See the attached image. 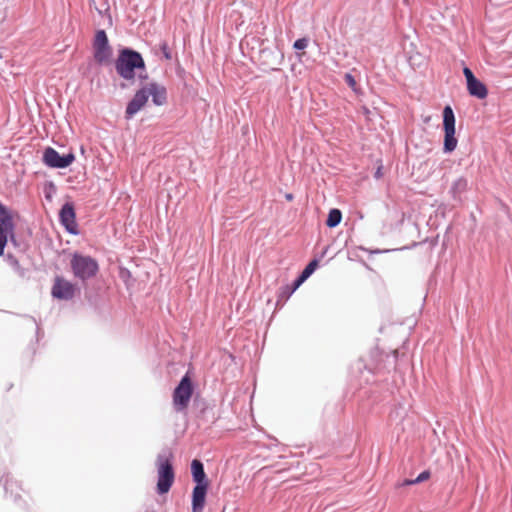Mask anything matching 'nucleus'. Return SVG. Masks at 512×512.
I'll return each instance as SVG.
<instances>
[{"label": "nucleus", "mask_w": 512, "mask_h": 512, "mask_svg": "<svg viewBox=\"0 0 512 512\" xmlns=\"http://www.w3.org/2000/svg\"><path fill=\"white\" fill-rule=\"evenodd\" d=\"M466 189H468V183H467V180L463 179V178L458 179L455 182L454 187H453V190L455 192L464 191Z\"/></svg>", "instance_id": "nucleus-19"}, {"label": "nucleus", "mask_w": 512, "mask_h": 512, "mask_svg": "<svg viewBox=\"0 0 512 512\" xmlns=\"http://www.w3.org/2000/svg\"><path fill=\"white\" fill-rule=\"evenodd\" d=\"M115 68L122 78L131 80L135 76V70H145V63L140 53L124 49L116 60Z\"/></svg>", "instance_id": "nucleus-1"}, {"label": "nucleus", "mask_w": 512, "mask_h": 512, "mask_svg": "<svg viewBox=\"0 0 512 512\" xmlns=\"http://www.w3.org/2000/svg\"><path fill=\"white\" fill-rule=\"evenodd\" d=\"M0 256L3 255L5 246L7 244L8 236L13 239L14 229V218H18L17 215H13L8 212L5 207L0 204Z\"/></svg>", "instance_id": "nucleus-7"}, {"label": "nucleus", "mask_w": 512, "mask_h": 512, "mask_svg": "<svg viewBox=\"0 0 512 512\" xmlns=\"http://www.w3.org/2000/svg\"><path fill=\"white\" fill-rule=\"evenodd\" d=\"M75 160L73 153L61 156L54 148L47 147L43 152V162L52 168H66Z\"/></svg>", "instance_id": "nucleus-8"}, {"label": "nucleus", "mask_w": 512, "mask_h": 512, "mask_svg": "<svg viewBox=\"0 0 512 512\" xmlns=\"http://www.w3.org/2000/svg\"><path fill=\"white\" fill-rule=\"evenodd\" d=\"M70 264L74 276L81 280L94 277L99 269L95 259L78 253L73 254Z\"/></svg>", "instance_id": "nucleus-2"}, {"label": "nucleus", "mask_w": 512, "mask_h": 512, "mask_svg": "<svg viewBox=\"0 0 512 512\" xmlns=\"http://www.w3.org/2000/svg\"><path fill=\"white\" fill-rule=\"evenodd\" d=\"M144 89L149 93V96H152V101L155 105L161 106L166 103V89L163 86L150 83Z\"/></svg>", "instance_id": "nucleus-13"}, {"label": "nucleus", "mask_w": 512, "mask_h": 512, "mask_svg": "<svg viewBox=\"0 0 512 512\" xmlns=\"http://www.w3.org/2000/svg\"><path fill=\"white\" fill-rule=\"evenodd\" d=\"M191 472L194 481L197 484H208L206 481V474L204 472V467L201 461L194 459L191 463Z\"/></svg>", "instance_id": "nucleus-15"}, {"label": "nucleus", "mask_w": 512, "mask_h": 512, "mask_svg": "<svg viewBox=\"0 0 512 512\" xmlns=\"http://www.w3.org/2000/svg\"><path fill=\"white\" fill-rule=\"evenodd\" d=\"M161 50L167 60L171 59V53L169 51L168 45L166 43L162 44Z\"/></svg>", "instance_id": "nucleus-24"}, {"label": "nucleus", "mask_w": 512, "mask_h": 512, "mask_svg": "<svg viewBox=\"0 0 512 512\" xmlns=\"http://www.w3.org/2000/svg\"><path fill=\"white\" fill-rule=\"evenodd\" d=\"M341 220H342L341 211L339 209L334 208V209H331L328 213L326 225L329 228H334L340 224Z\"/></svg>", "instance_id": "nucleus-16"}, {"label": "nucleus", "mask_w": 512, "mask_h": 512, "mask_svg": "<svg viewBox=\"0 0 512 512\" xmlns=\"http://www.w3.org/2000/svg\"><path fill=\"white\" fill-rule=\"evenodd\" d=\"M317 267V261H311L302 271L301 275L298 277V284H302L315 270Z\"/></svg>", "instance_id": "nucleus-17"}, {"label": "nucleus", "mask_w": 512, "mask_h": 512, "mask_svg": "<svg viewBox=\"0 0 512 512\" xmlns=\"http://www.w3.org/2000/svg\"><path fill=\"white\" fill-rule=\"evenodd\" d=\"M158 482L157 491L159 494L167 493L174 482L173 466L169 458L159 456L157 459Z\"/></svg>", "instance_id": "nucleus-4"}, {"label": "nucleus", "mask_w": 512, "mask_h": 512, "mask_svg": "<svg viewBox=\"0 0 512 512\" xmlns=\"http://www.w3.org/2000/svg\"><path fill=\"white\" fill-rule=\"evenodd\" d=\"M286 199H287V201H292L293 200V194H286Z\"/></svg>", "instance_id": "nucleus-27"}, {"label": "nucleus", "mask_w": 512, "mask_h": 512, "mask_svg": "<svg viewBox=\"0 0 512 512\" xmlns=\"http://www.w3.org/2000/svg\"><path fill=\"white\" fill-rule=\"evenodd\" d=\"M380 174H381V171H380V169H378L376 175L379 176Z\"/></svg>", "instance_id": "nucleus-28"}, {"label": "nucleus", "mask_w": 512, "mask_h": 512, "mask_svg": "<svg viewBox=\"0 0 512 512\" xmlns=\"http://www.w3.org/2000/svg\"><path fill=\"white\" fill-rule=\"evenodd\" d=\"M193 394L192 380L188 374H186L173 391V406L177 412L185 411L190 403Z\"/></svg>", "instance_id": "nucleus-3"}, {"label": "nucleus", "mask_w": 512, "mask_h": 512, "mask_svg": "<svg viewBox=\"0 0 512 512\" xmlns=\"http://www.w3.org/2000/svg\"><path fill=\"white\" fill-rule=\"evenodd\" d=\"M308 46V40L306 38H300L294 42L293 47L297 50H303Z\"/></svg>", "instance_id": "nucleus-21"}, {"label": "nucleus", "mask_w": 512, "mask_h": 512, "mask_svg": "<svg viewBox=\"0 0 512 512\" xmlns=\"http://www.w3.org/2000/svg\"><path fill=\"white\" fill-rule=\"evenodd\" d=\"M463 74L466 78L467 82V90L471 96H474L478 99H484L488 95L487 87L484 83H482L480 80H478L473 72L468 68L465 67L463 69Z\"/></svg>", "instance_id": "nucleus-10"}, {"label": "nucleus", "mask_w": 512, "mask_h": 512, "mask_svg": "<svg viewBox=\"0 0 512 512\" xmlns=\"http://www.w3.org/2000/svg\"><path fill=\"white\" fill-rule=\"evenodd\" d=\"M47 198L50 200L51 199V194H47Z\"/></svg>", "instance_id": "nucleus-30"}, {"label": "nucleus", "mask_w": 512, "mask_h": 512, "mask_svg": "<svg viewBox=\"0 0 512 512\" xmlns=\"http://www.w3.org/2000/svg\"><path fill=\"white\" fill-rule=\"evenodd\" d=\"M59 219L65 229L74 235L78 234V225L76 222V214L74 205L71 202H66L60 210Z\"/></svg>", "instance_id": "nucleus-11"}, {"label": "nucleus", "mask_w": 512, "mask_h": 512, "mask_svg": "<svg viewBox=\"0 0 512 512\" xmlns=\"http://www.w3.org/2000/svg\"><path fill=\"white\" fill-rule=\"evenodd\" d=\"M94 59L97 63H107L112 56V48L104 30H98L93 40Z\"/></svg>", "instance_id": "nucleus-6"}, {"label": "nucleus", "mask_w": 512, "mask_h": 512, "mask_svg": "<svg viewBox=\"0 0 512 512\" xmlns=\"http://www.w3.org/2000/svg\"><path fill=\"white\" fill-rule=\"evenodd\" d=\"M301 284H298V278L294 281V283L292 285H289L288 286V289H289V293H294L298 287L300 286Z\"/></svg>", "instance_id": "nucleus-25"}, {"label": "nucleus", "mask_w": 512, "mask_h": 512, "mask_svg": "<svg viewBox=\"0 0 512 512\" xmlns=\"http://www.w3.org/2000/svg\"><path fill=\"white\" fill-rule=\"evenodd\" d=\"M18 488H20V487L16 481L11 480V481H6V483H5L6 492L10 493L11 495L14 494L15 498L20 497V495L17 492L14 493L15 490H17Z\"/></svg>", "instance_id": "nucleus-18"}, {"label": "nucleus", "mask_w": 512, "mask_h": 512, "mask_svg": "<svg viewBox=\"0 0 512 512\" xmlns=\"http://www.w3.org/2000/svg\"><path fill=\"white\" fill-rule=\"evenodd\" d=\"M149 93L146 89L142 88L138 90L132 100L128 103L125 116L127 119L132 118L137 112H139L147 103Z\"/></svg>", "instance_id": "nucleus-12"}, {"label": "nucleus", "mask_w": 512, "mask_h": 512, "mask_svg": "<svg viewBox=\"0 0 512 512\" xmlns=\"http://www.w3.org/2000/svg\"><path fill=\"white\" fill-rule=\"evenodd\" d=\"M202 511H203V510H198V509H196V510H192V512H202Z\"/></svg>", "instance_id": "nucleus-29"}, {"label": "nucleus", "mask_w": 512, "mask_h": 512, "mask_svg": "<svg viewBox=\"0 0 512 512\" xmlns=\"http://www.w3.org/2000/svg\"><path fill=\"white\" fill-rule=\"evenodd\" d=\"M443 128H444V146L445 152H452L457 147V139L455 137V116L450 106H446L443 110Z\"/></svg>", "instance_id": "nucleus-5"}, {"label": "nucleus", "mask_w": 512, "mask_h": 512, "mask_svg": "<svg viewBox=\"0 0 512 512\" xmlns=\"http://www.w3.org/2000/svg\"><path fill=\"white\" fill-rule=\"evenodd\" d=\"M344 78H345V82L348 84V86L350 88H352L354 91H356L357 82H356L355 78L350 73L345 74Z\"/></svg>", "instance_id": "nucleus-20"}, {"label": "nucleus", "mask_w": 512, "mask_h": 512, "mask_svg": "<svg viewBox=\"0 0 512 512\" xmlns=\"http://www.w3.org/2000/svg\"><path fill=\"white\" fill-rule=\"evenodd\" d=\"M413 484H417V482H413V480H408V479H407V480H405V481L403 482V484H402V485H403V486H406V485H413Z\"/></svg>", "instance_id": "nucleus-26"}, {"label": "nucleus", "mask_w": 512, "mask_h": 512, "mask_svg": "<svg viewBox=\"0 0 512 512\" xmlns=\"http://www.w3.org/2000/svg\"><path fill=\"white\" fill-rule=\"evenodd\" d=\"M75 291L76 287L70 281L60 276L54 279V284L51 289V294L54 298L70 300L74 297Z\"/></svg>", "instance_id": "nucleus-9"}, {"label": "nucleus", "mask_w": 512, "mask_h": 512, "mask_svg": "<svg viewBox=\"0 0 512 512\" xmlns=\"http://www.w3.org/2000/svg\"><path fill=\"white\" fill-rule=\"evenodd\" d=\"M430 478V472L429 471H423L419 474V476L416 479H413V482H424Z\"/></svg>", "instance_id": "nucleus-23"}, {"label": "nucleus", "mask_w": 512, "mask_h": 512, "mask_svg": "<svg viewBox=\"0 0 512 512\" xmlns=\"http://www.w3.org/2000/svg\"><path fill=\"white\" fill-rule=\"evenodd\" d=\"M288 286L289 285H286L285 287L282 288V290L279 294V301L280 300L286 301L293 294V293H289Z\"/></svg>", "instance_id": "nucleus-22"}, {"label": "nucleus", "mask_w": 512, "mask_h": 512, "mask_svg": "<svg viewBox=\"0 0 512 512\" xmlns=\"http://www.w3.org/2000/svg\"><path fill=\"white\" fill-rule=\"evenodd\" d=\"M208 484H197L192 493V510H203Z\"/></svg>", "instance_id": "nucleus-14"}]
</instances>
